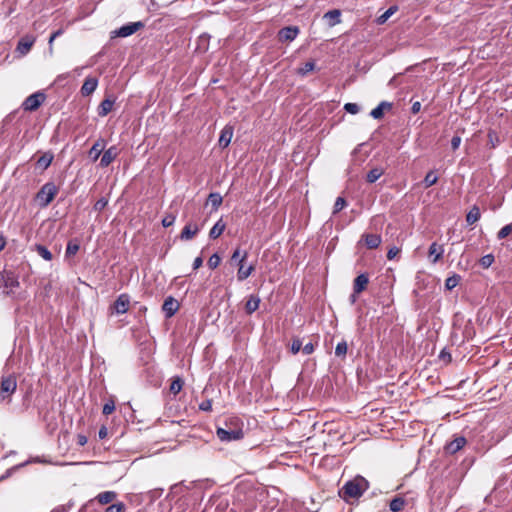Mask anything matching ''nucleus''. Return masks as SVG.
<instances>
[{
	"mask_svg": "<svg viewBox=\"0 0 512 512\" xmlns=\"http://www.w3.org/2000/svg\"><path fill=\"white\" fill-rule=\"evenodd\" d=\"M494 255L493 254H486L483 257H481L479 263L483 268H489L494 263Z\"/></svg>",
	"mask_w": 512,
	"mask_h": 512,
	"instance_id": "obj_38",
	"label": "nucleus"
},
{
	"mask_svg": "<svg viewBox=\"0 0 512 512\" xmlns=\"http://www.w3.org/2000/svg\"><path fill=\"white\" fill-rule=\"evenodd\" d=\"M86 443H87V438H86V436H84V435H79V436H78V444H79L80 446H84Z\"/></svg>",
	"mask_w": 512,
	"mask_h": 512,
	"instance_id": "obj_63",
	"label": "nucleus"
},
{
	"mask_svg": "<svg viewBox=\"0 0 512 512\" xmlns=\"http://www.w3.org/2000/svg\"><path fill=\"white\" fill-rule=\"evenodd\" d=\"M461 144V137L460 136H453L452 139H451V147H452V150H457L459 148Z\"/></svg>",
	"mask_w": 512,
	"mask_h": 512,
	"instance_id": "obj_54",
	"label": "nucleus"
},
{
	"mask_svg": "<svg viewBox=\"0 0 512 512\" xmlns=\"http://www.w3.org/2000/svg\"><path fill=\"white\" fill-rule=\"evenodd\" d=\"M344 109L346 112H348L350 114H356L359 112L360 107L356 103H346L344 105Z\"/></svg>",
	"mask_w": 512,
	"mask_h": 512,
	"instance_id": "obj_50",
	"label": "nucleus"
},
{
	"mask_svg": "<svg viewBox=\"0 0 512 512\" xmlns=\"http://www.w3.org/2000/svg\"><path fill=\"white\" fill-rule=\"evenodd\" d=\"M176 220V214L175 213H167L164 218L162 219V225L163 227H170L174 224Z\"/></svg>",
	"mask_w": 512,
	"mask_h": 512,
	"instance_id": "obj_42",
	"label": "nucleus"
},
{
	"mask_svg": "<svg viewBox=\"0 0 512 512\" xmlns=\"http://www.w3.org/2000/svg\"><path fill=\"white\" fill-rule=\"evenodd\" d=\"M399 253V249L397 247H392L387 252V258L392 260Z\"/></svg>",
	"mask_w": 512,
	"mask_h": 512,
	"instance_id": "obj_58",
	"label": "nucleus"
},
{
	"mask_svg": "<svg viewBox=\"0 0 512 512\" xmlns=\"http://www.w3.org/2000/svg\"><path fill=\"white\" fill-rule=\"evenodd\" d=\"M466 442L467 441L465 437H456L454 440L446 444L445 450L449 454H455L465 446Z\"/></svg>",
	"mask_w": 512,
	"mask_h": 512,
	"instance_id": "obj_13",
	"label": "nucleus"
},
{
	"mask_svg": "<svg viewBox=\"0 0 512 512\" xmlns=\"http://www.w3.org/2000/svg\"><path fill=\"white\" fill-rule=\"evenodd\" d=\"M79 244L73 241H69L66 247V256L75 255L79 251Z\"/></svg>",
	"mask_w": 512,
	"mask_h": 512,
	"instance_id": "obj_41",
	"label": "nucleus"
},
{
	"mask_svg": "<svg viewBox=\"0 0 512 512\" xmlns=\"http://www.w3.org/2000/svg\"><path fill=\"white\" fill-rule=\"evenodd\" d=\"M315 351V345L312 342H308L302 347V352L306 355H310Z\"/></svg>",
	"mask_w": 512,
	"mask_h": 512,
	"instance_id": "obj_53",
	"label": "nucleus"
},
{
	"mask_svg": "<svg viewBox=\"0 0 512 512\" xmlns=\"http://www.w3.org/2000/svg\"><path fill=\"white\" fill-rule=\"evenodd\" d=\"M19 287L18 277L13 271L3 270L0 272V294L11 296Z\"/></svg>",
	"mask_w": 512,
	"mask_h": 512,
	"instance_id": "obj_3",
	"label": "nucleus"
},
{
	"mask_svg": "<svg viewBox=\"0 0 512 512\" xmlns=\"http://www.w3.org/2000/svg\"><path fill=\"white\" fill-rule=\"evenodd\" d=\"M130 297L128 294H120L113 304V308L117 314H124L128 311Z\"/></svg>",
	"mask_w": 512,
	"mask_h": 512,
	"instance_id": "obj_9",
	"label": "nucleus"
},
{
	"mask_svg": "<svg viewBox=\"0 0 512 512\" xmlns=\"http://www.w3.org/2000/svg\"><path fill=\"white\" fill-rule=\"evenodd\" d=\"M108 435V430L105 426H102L100 429H99V432H98V437L99 439H105Z\"/></svg>",
	"mask_w": 512,
	"mask_h": 512,
	"instance_id": "obj_60",
	"label": "nucleus"
},
{
	"mask_svg": "<svg viewBox=\"0 0 512 512\" xmlns=\"http://www.w3.org/2000/svg\"><path fill=\"white\" fill-rule=\"evenodd\" d=\"M97 86L98 80L96 78H86L81 87V94L83 96H89L96 90Z\"/></svg>",
	"mask_w": 512,
	"mask_h": 512,
	"instance_id": "obj_16",
	"label": "nucleus"
},
{
	"mask_svg": "<svg viewBox=\"0 0 512 512\" xmlns=\"http://www.w3.org/2000/svg\"><path fill=\"white\" fill-rule=\"evenodd\" d=\"M55 195L56 194H35L33 202L35 205L44 208L54 200Z\"/></svg>",
	"mask_w": 512,
	"mask_h": 512,
	"instance_id": "obj_20",
	"label": "nucleus"
},
{
	"mask_svg": "<svg viewBox=\"0 0 512 512\" xmlns=\"http://www.w3.org/2000/svg\"><path fill=\"white\" fill-rule=\"evenodd\" d=\"M437 179L438 178L433 171L428 172L423 181L425 188H428L435 184L437 182Z\"/></svg>",
	"mask_w": 512,
	"mask_h": 512,
	"instance_id": "obj_37",
	"label": "nucleus"
},
{
	"mask_svg": "<svg viewBox=\"0 0 512 512\" xmlns=\"http://www.w3.org/2000/svg\"><path fill=\"white\" fill-rule=\"evenodd\" d=\"M119 155V149L117 146H111L107 150L103 152V155L100 159V166L107 167L109 166Z\"/></svg>",
	"mask_w": 512,
	"mask_h": 512,
	"instance_id": "obj_11",
	"label": "nucleus"
},
{
	"mask_svg": "<svg viewBox=\"0 0 512 512\" xmlns=\"http://www.w3.org/2000/svg\"><path fill=\"white\" fill-rule=\"evenodd\" d=\"M297 26H287L279 30L278 37L281 42L293 41L299 34Z\"/></svg>",
	"mask_w": 512,
	"mask_h": 512,
	"instance_id": "obj_10",
	"label": "nucleus"
},
{
	"mask_svg": "<svg viewBox=\"0 0 512 512\" xmlns=\"http://www.w3.org/2000/svg\"><path fill=\"white\" fill-rule=\"evenodd\" d=\"M348 345L345 340L340 341L335 348V355L344 358L347 354Z\"/></svg>",
	"mask_w": 512,
	"mask_h": 512,
	"instance_id": "obj_33",
	"label": "nucleus"
},
{
	"mask_svg": "<svg viewBox=\"0 0 512 512\" xmlns=\"http://www.w3.org/2000/svg\"><path fill=\"white\" fill-rule=\"evenodd\" d=\"M35 250L38 253L39 256H41L46 261H51L53 256L52 253L47 249L46 246L37 244L35 246Z\"/></svg>",
	"mask_w": 512,
	"mask_h": 512,
	"instance_id": "obj_30",
	"label": "nucleus"
},
{
	"mask_svg": "<svg viewBox=\"0 0 512 512\" xmlns=\"http://www.w3.org/2000/svg\"><path fill=\"white\" fill-rule=\"evenodd\" d=\"M225 223L222 221V219L218 220L214 226L211 228L210 232H209V237L211 239H216L218 238L225 230Z\"/></svg>",
	"mask_w": 512,
	"mask_h": 512,
	"instance_id": "obj_26",
	"label": "nucleus"
},
{
	"mask_svg": "<svg viewBox=\"0 0 512 512\" xmlns=\"http://www.w3.org/2000/svg\"><path fill=\"white\" fill-rule=\"evenodd\" d=\"M460 280H461V276L460 275L453 274L452 276L448 277L445 280V288L447 290H452L453 288H455L459 284Z\"/></svg>",
	"mask_w": 512,
	"mask_h": 512,
	"instance_id": "obj_31",
	"label": "nucleus"
},
{
	"mask_svg": "<svg viewBox=\"0 0 512 512\" xmlns=\"http://www.w3.org/2000/svg\"><path fill=\"white\" fill-rule=\"evenodd\" d=\"M143 27H144V24L141 21L127 23V24L121 26L120 28L113 30L111 32V38H115V37L124 38V37L131 36L132 34L136 33L138 30H140Z\"/></svg>",
	"mask_w": 512,
	"mask_h": 512,
	"instance_id": "obj_5",
	"label": "nucleus"
},
{
	"mask_svg": "<svg viewBox=\"0 0 512 512\" xmlns=\"http://www.w3.org/2000/svg\"><path fill=\"white\" fill-rule=\"evenodd\" d=\"M117 497V493L114 492V491H104V492H101L99 493L97 496H96V499L97 501L102 504V505H106L108 503H111L112 501H114Z\"/></svg>",
	"mask_w": 512,
	"mask_h": 512,
	"instance_id": "obj_23",
	"label": "nucleus"
},
{
	"mask_svg": "<svg viewBox=\"0 0 512 512\" xmlns=\"http://www.w3.org/2000/svg\"><path fill=\"white\" fill-rule=\"evenodd\" d=\"M488 140L492 148H495L499 143V138L496 132L492 130L488 132Z\"/></svg>",
	"mask_w": 512,
	"mask_h": 512,
	"instance_id": "obj_48",
	"label": "nucleus"
},
{
	"mask_svg": "<svg viewBox=\"0 0 512 512\" xmlns=\"http://www.w3.org/2000/svg\"><path fill=\"white\" fill-rule=\"evenodd\" d=\"M429 257L431 258L432 263H437L443 256L444 248L441 245H438L436 242H433L429 247Z\"/></svg>",
	"mask_w": 512,
	"mask_h": 512,
	"instance_id": "obj_18",
	"label": "nucleus"
},
{
	"mask_svg": "<svg viewBox=\"0 0 512 512\" xmlns=\"http://www.w3.org/2000/svg\"><path fill=\"white\" fill-rule=\"evenodd\" d=\"M511 232H512V223L507 224L504 227H502L497 234V238L499 240H502V239L508 237L511 234Z\"/></svg>",
	"mask_w": 512,
	"mask_h": 512,
	"instance_id": "obj_40",
	"label": "nucleus"
},
{
	"mask_svg": "<svg viewBox=\"0 0 512 512\" xmlns=\"http://www.w3.org/2000/svg\"><path fill=\"white\" fill-rule=\"evenodd\" d=\"M70 76V73L60 74L56 77L54 84L61 86L63 81L66 80Z\"/></svg>",
	"mask_w": 512,
	"mask_h": 512,
	"instance_id": "obj_56",
	"label": "nucleus"
},
{
	"mask_svg": "<svg viewBox=\"0 0 512 512\" xmlns=\"http://www.w3.org/2000/svg\"><path fill=\"white\" fill-rule=\"evenodd\" d=\"M202 264H203V259H202V257H200V256H199V257H196V258L194 259V262H193V269H194V270H197L198 268H200V267L202 266Z\"/></svg>",
	"mask_w": 512,
	"mask_h": 512,
	"instance_id": "obj_61",
	"label": "nucleus"
},
{
	"mask_svg": "<svg viewBox=\"0 0 512 512\" xmlns=\"http://www.w3.org/2000/svg\"><path fill=\"white\" fill-rule=\"evenodd\" d=\"M383 173L384 170L382 168H373L367 173L366 179L369 183H374L383 175Z\"/></svg>",
	"mask_w": 512,
	"mask_h": 512,
	"instance_id": "obj_28",
	"label": "nucleus"
},
{
	"mask_svg": "<svg viewBox=\"0 0 512 512\" xmlns=\"http://www.w3.org/2000/svg\"><path fill=\"white\" fill-rule=\"evenodd\" d=\"M369 282V278L367 274L362 273L358 275L354 280L353 290L355 293H361L366 289V286Z\"/></svg>",
	"mask_w": 512,
	"mask_h": 512,
	"instance_id": "obj_19",
	"label": "nucleus"
},
{
	"mask_svg": "<svg viewBox=\"0 0 512 512\" xmlns=\"http://www.w3.org/2000/svg\"><path fill=\"white\" fill-rule=\"evenodd\" d=\"M183 385H184V381L182 380V378L177 376L173 379V381L170 385V391L176 395L182 390Z\"/></svg>",
	"mask_w": 512,
	"mask_h": 512,
	"instance_id": "obj_32",
	"label": "nucleus"
},
{
	"mask_svg": "<svg viewBox=\"0 0 512 512\" xmlns=\"http://www.w3.org/2000/svg\"><path fill=\"white\" fill-rule=\"evenodd\" d=\"M302 349V341L299 338H294L291 346L290 351L292 354H297Z\"/></svg>",
	"mask_w": 512,
	"mask_h": 512,
	"instance_id": "obj_47",
	"label": "nucleus"
},
{
	"mask_svg": "<svg viewBox=\"0 0 512 512\" xmlns=\"http://www.w3.org/2000/svg\"><path fill=\"white\" fill-rule=\"evenodd\" d=\"M113 105H114V100H111L108 98L104 99L98 107V115L101 117L106 116L108 113L111 112Z\"/></svg>",
	"mask_w": 512,
	"mask_h": 512,
	"instance_id": "obj_25",
	"label": "nucleus"
},
{
	"mask_svg": "<svg viewBox=\"0 0 512 512\" xmlns=\"http://www.w3.org/2000/svg\"><path fill=\"white\" fill-rule=\"evenodd\" d=\"M200 228L196 223H188L184 226L180 233V239L183 241L191 240L198 232Z\"/></svg>",
	"mask_w": 512,
	"mask_h": 512,
	"instance_id": "obj_12",
	"label": "nucleus"
},
{
	"mask_svg": "<svg viewBox=\"0 0 512 512\" xmlns=\"http://www.w3.org/2000/svg\"><path fill=\"white\" fill-rule=\"evenodd\" d=\"M33 45V41L32 40H20L18 42V46H17V50L23 54L27 53L31 47Z\"/></svg>",
	"mask_w": 512,
	"mask_h": 512,
	"instance_id": "obj_36",
	"label": "nucleus"
},
{
	"mask_svg": "<svg viewBox=\"0 0 512 512\" xmlns=\"http://www.w3.org/2000/svg\"><path fill=\"white\" fill-rule=\"evenodd\" d=\"M53 158L54 155L51 152H45L37 159L36 169L40 171L46 170L50 166Z\"/></svg>",
	"mask_w": 512,
	"mask_h": 512,
	"instance_id": "obj_17",
	"label": "nucleus"
},
{
	"mask_svg": "<svg viewBox=\"0 0 512 512\" xmlns=\"http://www.w3.org/2000/svg\"><path fill=\"white\" fill-rule=\"evenodd\" d=\"M232 137H233V127L230 125H226L221 130L219 140H218L219 146L221 148H226L230 144Z\"/></svg>",
	"mask_w": 512,
	"mask_h": 512,
	"instance_id": "obj_14",
	"label": "nucleus"
},
{
	"mask_svg": "<svg viewBox=\"0 0 512 512\" xmlns=\"http://www.w3.org/2000/svg\"><path fill=\"white\" fill-rule=\"evenodd\" d=\"M222 201L223 199L221 197V194H209L208 196V202L211 203V205L215 209H217L221 205Z\"/></svg>",
	"mask_w": 512,
	"mask_h": 512,
	"instance_id": "obj_39",
	"label": "nucleus"
},
{
	"mask_svg": "<svg viewBox=\"0 0 512 512\" xmlns=\"http://www.w3.org/2000/svg\"><path fill=\"white\" fill-rule=\"evenodd\" d=\"M199 409L205 412H210L212 410V401L209 399L202 401L199 404Z\"/></svg>",
	"mask_w": 512,
	"mask_h": 512,
	"instance_id": "obj_52",
	"label": "nucleus"
},
{
	"mask_svg": "<svg viewBox=\"0 0 512 512\" xmlns=\"http://www.w3.org/2000/svg\"><path fill=\"white\" fill-rule=\"evenodd\" d=\"M125 509V505L122 502L114 503L108 506L105 512H123Z\"/></svg>",
	"mask_w": 512,
	"mask_h": 512,
	"instance_id": "obj_46",
	"label": "nucleus"
},
{
	"mask_svg": "<svg viewBox=\"0 0 512 512\" xmlns=\"http://www.w3.org/2000/svg\"><path fill=\"white\" fill-rule=\"evenodd\" d=\"M369 488L368 481L362 476H356L347 481L339 491L340 497L348 502L350 499H357Z\"/></svg>",
	"mask_w": 512,
	"mask_h": 512,
	"instance_id": "obj_1",
	"label": "nucleus"
},
{
	"mask_svg": "<svg viewBox=\"0 0 512 512\" xmlns=\"http://www.w3.org/2000/svg\"><path fill=\"white\" fill-rule=\"evenodd\" d=\"M346 206V201L343 197H338L333 207V214H337Z\"/></svg>",
	"mask_w": 512,
	"mask_h": 512,
	"instance_id": "obj_44",
	"label": "nucleus"
},
{
	"mask_svg": "<svg viewBox=\"0 0 512 512\" xmlns=\"http://www.w3.org/2000/svg\"><path fill=\"white\" fill-rule=\"evenodd\" d=\"M105 144L106 143L104 139H98L90 148L88 156L91 158L93 162L98 160V158L100 157L101 153L105 148Z\"/></svg>",
	"mask_w": 512,
	"mask_h": 512,
	"instance_id": "obj_15",
	"label": "nucleus"
},
{
	"mask_svg": "<svg viewBox=\"0 0 512 512\" xmlns=\"http://www.w3.org/2000/svg\"><path fill=\"white\" fill-rule=\"evenodd\" d=\"M439 358H440L441 360L446 361V362H451V359H452V358H451V354H450L448 351H446V349H443V350L440 352V354H439Z\"/></svg>",
	"mask_w": 512,
	"mask_h": 512,
	"instance_id": "obj_57",
	"label": "nucleus"
},
{
	"mask_svg": "<svg viewBox=\"0 0 512 512\" xmlns=\"http://www.w3.org/2000/svg\"><path fill=\"white\" fill-rule=\"evenodd\" d=\"M397 10L396 6L390 7L387 9L379 18V23H384L389 17H391Z\"/></svg>",
	"mask_w": 512,
	"mask_h": 512,
	"instance_id": "obj_45",
	"label": "nucleus"
},
{
	"mask_svg": "<svg viewBox=\"0 0 512 512\" xmlns=\"http://www.w3.org/2000/svg\"><path fill=\"white\" fill-rule=\"evenodd\" d=\"M39 192H56V186L53 183H46Z\"/></svg>",
	"mask_w": 512,
	"mask_h": 512,
	"instance_id": "obj_55",
	"label": "nucleus"
},
{
	"mask_svg": "<svg viewBox=\"0 0 512 512\" xmlns=\"http://www.w3.org/2000/svg\"><path fill=\"white\" fill-rule=\"evenodd\" d=\"M5 244H6L5 238L2 235H0V251H2L4 249Z\"/></svg>",
	"mask_w": 512,
	"mask_h": 512,
	"instance_id": "obj_64",
	"label": "nucleus"
},
{
	"mask_svg": "<svg viewBox=\"0 0 512 512\" xmlns=\"http://www.w3.org/2000/svg\"><path fill=\"white\" fill-rule=\"evenodd\" d=\"M340 16H341L340 11L337 9H334V10H330V11L326 12L324 15V18L330 19L332 21V25H335L340 22Z\"/></svg>",
	"mask_w": 512,
	"mask_h": 512,
	"instance_id": "obj_35",
	"label": "nucleus"
},
{
	"mask_svg": "<svg viewBox=\"0 0 512 512\" xmlns=\"http://www.w3.org/2000/svg\"><path fill=\"white\" fill-rule=\"evenodd\" d=\"M108 204V199L106 197H101L95 204L94 209L96 211H102L106 205Z\"/></svg>",
	"mask_w": 512,
	"mask_h": 512,
	"instance_id": "obj_51",
	"label": "nucleus"
},
{
	"mask_svg": "<svg viewBox=\"0 0 512 512\" xmlns=\"http://www.w3.org/2000/svg\"><path fill=\"white\" fill-rule=\"evenodd\" d=\"M405 506V500L401 497H395L391 500L389 504V508L393 512H399L401 511Z\"/></svg>",
	"mask_w": 512,
	"mask_h": 512,
	"instance_id": "obj_29",
	"label": "nucleus"
},
{
	"mask_svg": "<svg viewBox=\"0 0 512 512\" xmlns=\"http://www.w3.org/2000/svg\"><path fill=\"white\" fill-rule=\"evenodd\" d=\"M363 238L369 249H375L381 244V237L378 234H364Z\"/></svg>",
	"mask_w": 512,
	"mask_h": 512,
	"instance_id": "obj_22",
	"label": "nucleus"
},
{
	"mask_svg": "<svg viewBox=\"0 0 512 512\" xmlns=\"http://www.w3.org/2000/svg\"><path fill=\"white\" fill-rule=\"evenodd\" d=\"M247 257H248V252L245 251L242 254V257L239 259V265H238L239 268H238V272H237V280L238 281H244L255 270V266L254 265H249L248 267H245L244 261L246 260Z\"/></svg>",
	"mask_w": 512,
	"mask_h": 512,
	"instance_id": "obj_7",
	"label": "nucleus"
},
{
	"mask_svg": "<svg viewBox=\"0 0 512 512\" xmlns=\"http://www.w3.org/2000/svg\"><path fill=\"white\" fill-rule=\"evenodd\" d=\"M315 68L314 61H308L304 63L301 67L298 68L297 73L301 76L307 75L309 72L313 71Z\"/></svg>",
	"mask_w": 512,
	"mask_h": 512,
	"instance_id": "obj_34",
	"label": "nucleus"
},
{
	"mask_svg": "<svg viewBox=\"0 0 512 512\" xmlns=\"http://www.w3.org/2000/svg\"><path fill=\"white\" fill-rule=\"evenodd\" d=\"M115 410V403L114 401L110 400L108 402H106L103 406V410H102V413L104 415H109L111 414L113 411Z\"/></svg>",
	"mask_w": 512,
	"mask_h": 512,
	"instance_id": "obj_49",
	"label": "nucleus"
},
{
	"mask_svg": "<svg viewBox=\"0 0 512 512\" xmlns=\"http://www.w3.org/2000/svg\"><path fill=\"white\" fill-rule=\"evenodd\" d=\"M220 262H221L220 256L217 253H214L213 255L210 256V258L208 260V266L210 269L213 270L219 266Z\"/></svg>",
	"mask_w": 512,
	"mask_h": 512,
	"instance_id": "obj_43",
	"label": "nucleus"
},
{
	"mask_svg": "<svg viewBox=\"0 0 512 512\" xmlns=\"http://www.w3.org/2000/svg\"><path fill=\"white\" fill-rule=\"evenodd\" d=\"M481 217L480 209L478 206L474 205L466 215L467 225L475 224Z\"/></svg>",
	"mask_w": 512,
	"mask_h": 512,
	"instance_id": "obj_24",
	"label": "nucleus"
},
{
	"mask_svg": "<svg viewBox=\"0 0 512 512\" xmlns=\"http://www.w3.org/2000/svg\"><path fill=\"white\" fill-rule=\"evenodd\" d=\"M241 257H242V255H241V253H240V249H239V248H237V249L233 252V254H232V256H231V260H232V261H238V262H239V259H240Z\"/></svg>",
	"mask_w": 512,
	"mask_h": 512,
	"instance_id": "obj_62",
	"label": "nucleus"
},
{
	"mask_svg": "<svg viewBox=\"0 0 512 512\" xmlns=\"http://www.w3.org/2000/svg\"><path fill=\"white\" fill-rule=\"evenodd\" d=\"M46 95L43 92H35L31 95H29L24 102L22 103V108L25 111H35L37 110L42 103L45 101Z\"/></svg>",
	"mask_w": 512,
	"mask_h": 512,
	"instance_id": "obj_6",
	"label": "nucleus"
},
{
	"mask_svg": "<svg viewBox=\"0 0 512 512\" xmlns=\"http://www.w3.org/2000/svg\"><path fill=\"white\" fill-rule=\"evenodd\" d=\"M179 302L172 296L167 297L162 305V311L166 318H171L179 309Z\"/></svg>",
	"mask_w": 512,
	"mask_h": 512,
	"instance_id": "obj_8",
	"label": "nucleus"
},
{
	"mask_svg": "<svg viewBox=\"0 0 512 512\" xmlns=\"http://www.w3.org/2000/svg\"><path fill=\"white\" fill-rule=\"evenodd\" d=\"M421 110V103L419 101H415L413 104H412V107H411V112L413 114H417L418 112H420Z\"/></svg>",
	"mask_w": 512,
	"mask_h": 512,
	"instance_id": "obj_59",
	"label": "nucleus"
},
{
	"mask_svg": "<svg viewBox=\"0 0 512 512\" xmlns=\"http://www.w3.org/2000/svg\"><path fill=\"white\" fill-rule=\"evenodd\" d=\"M384 108H388V109L391 108V104L388 102H385V101L381 102L377 107L372 109V111L370 112V115L374 119H380L384 115Z\"/></svg>",
	"mask_w": 512,
	"mask_h": 512,
	"instance_id": "obj_27",
	"label": "nucleus"
},
{
	"mask_svg": "<svg viewBox=\"0 0 512 512\" xmlns=\"http://www.w3.org/2000/svg\"><path fill=\"white\" fill-rule=\"evenodd\" d=\"M226 426L227 428H218L216 431L217 437L221 441L230 442L243 438V429L238 425V419L231 420L229 424H226Z\"/></svg>",
	"mask_w": 512,
	"mask_h": 512,
	"instance_id": "obj_2",
	"label": "nucleus"
},
{
	"mask_svg": "<svg viewBox=\"0 0 512 512\" xmlns=\"http://www.w3.org/2000/svg\"><path fill=\"white\" fill-rule=\"evenodd\" d=\"M17 388L16 377L9 375L2 377L0 384V402H10L11 396L15 393Z\"/></svg>",
	"mask_w": 512,
	"mask_h": 512,
	"instance_id": "obj_4",
	"label": "nucleus"
},
{
	"mask_svg": "<svg viewBox=\"0 0 512 512\" xmlns=\"http://www.w3.org/2000/svg\"><path fill=\"white\" fill-rule=\"evenodd\" d=\"M260 302L261 300L257 295H250L245 304L246 313L249 315L254 313L259 308Z\"/></svg>",
	"mask_w": 512,
	"mask_h": 512,
	"instance_id": "obj_21",
	"label": "nucleus"
}]
</instances>
